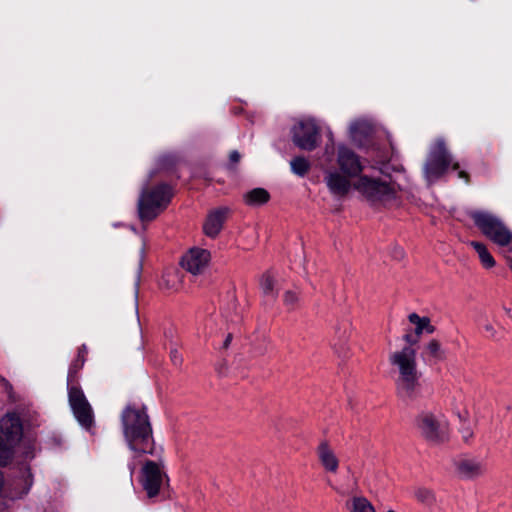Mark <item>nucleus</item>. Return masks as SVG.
Returning <instances> with one entry per match:
<instances>
[{"mask_svg": "<svg viewBox=\"0 0 512 512\" xmlns=\"http://www.w3.org/2000/svg\"><path fill=\"white\" fill-rule=\"evenodd\" d=\"M24 482H25V485L22 488V490L20 492L12 493L11 494V498H20V497L26 495L29 492V490H30V488L32 486V481L27 478V479L24 480Z\"/></svg>", "mask_w": 512, "mask_h": 512, "instance_id": "obj_28", "label": "nucleus"}, {"mask_svg": "<svg viewBox=\"0 0 512 512\" xmlns=\"http://www.w3.org/2000/svg\"><path fill=\"white\" fill-rule=\"evenodd\" d=\"M468 215L487 239L512 253V230L500 217L485 210H470Z\"/></svg>", "mask_w": 512, "mask_h": 512, "instance_id": "obj_4", "label": "nucleus"}, {"mask_svg": "<svg viewBox=\"0 0 512 512\" xmlns=\"http://www.w3.org/2000/svg\"><path fill=\"white\" fill-rule=\"evenodd\" d=\"M283 302L289 310H294L299 306L300 293L296 290H287L283 294Z\"/></svg>", "mask_w": 512, "mask_h": 512, "instance_id": "obj_25", "label": "nucleus"}, {"mask_svg": "<svg viewBox=\"0 0 512 512\" xmlns=\"http://www.w3.org/2000/svg\"><path fill=\"white\" fill-rule=\"evenodd\" d=\"M352 179L347 174L335 169L327 170L324 177L329 191L336 196L348 194L353 187L372 204L386 205L395 199L394 187L385 182L367 176H359L354 183H352Z\"/></svg>", "mask_w": 512, "mask_h": 512, "instance_id": "obj_1", "label": "nucleus"}, {"mask_svg": "<svg viewBox=\"0 0 512 512\" xmlns=\"http://www.w3.org/2000/svg\"><path fill=\"white\" fill-rule=\"evenodd\" d=\"M386 512H395V511H394V510H392V509H390V510H388V511H386Z\"/></svg>", "mask_w": 512, "mask_h": 512, "instance_id": "obj_35", "label": "nucleus"}, {"mask_svg": "<svg viewBox=\"0 0 512 512\" xmlns=\"http://www.w3.org/2000/svg\"><path fill=\"white\" fill-rule=\"evenodd\" d=\"M414 498L426 505H431L435 501V496L432 490L425 487H417L413 491Z\"/></svg>", "mask_w": 512, "mask_h": 512, "instance_id": "obj_22", "label": "nucleus"}, {"mask_svg": "<svg viewBox=\"0 0 512 512\" xmlns=\"http://www.w3.org/2000/svg\"><path fill=\"white\" fill-rule=\"evenodd\" d=\"M453 413L460 420V433H461L462 439L465 442H469L474 437V427L470 421V413H469L468 409L465 406L462 408L454 407Z\"/></svg>", "mask_w": 512, "mask_h": 512, "instance_id": "obj_17", "label": "nucleus"}, {"mask_svg": "<svg viewBox=\"0 0 512 512\" xmlns=\"http://www.w3.org/2000/svg\"><path fill=\"white\" fill-rule=\"evenodd\" d=\"M172 197L171 189L165 184L144 189L138 202L139 217L151 221L167 207Z\"/></svg>", "mask_w": 512, "mask_h": 512, "instance_id": "obj_7", "label": "nucleus"}, {"mask_svg": "<svg viewBox=\"0 0 512 512\" xmlns=\"http://www.w3.org/2000/svg\"><path fill=\"white\" fill-rule=\"evenodd\" d=\"M123 433L131 451L141 454L154 453L152 427L146 408L129 405L122 413Z\"/></svg>", "mask_w": 512, "mask_h": 512, "instance_id": "obj_3", "label": "nucleus"}, {"mask_svg": "<svg viewBox=\"0 0 512 512\" xmlns=\"http://www.w3.org/2000/svg\"><path fill=\"white\" fill-rule=\"evenodd\" d=\"M167 481V475L160 462L146 461L141 469L140 482L149 498L156 497Z\"/></svg>", "mask_w": 512, "mask_h": 512, "instance_id": "obj_8", "label": "nucleus"}, {"mask_svg": "<svg viewBox=\"0 0 512 512\" xmlns=\"http://www.w3.org/2000/svg\"><path fill=\"white\" fill-rule=\"evenodd\" d=\"M83 364H84V359L77 358V360L71 365V367L69 369V374H68V382L69 383H70L72 377H74V375L77 373V371L82 368Z\"/></svg>", "mask_w": 512, "mask_h": 512, "instance_id": "obj_27", "label": "nucleus"}, {"mask_svg": "<svg viewBox=\"0 0 512 512\" xmlns=\"http://www.w3.org/2000/svg\"><path fill=\"white\" fill-rule=\"evenodd\" d=\"M470 246L473 247L478 254L479 260L484 268L490 269L495 266V259L484 243L471 241Z\"/></svg>", "mask_w": 512, "mask_h": 512, "instance_id": "obj_19", "label": "nucleus"}, {"mask_svg": "<svg viewBox=\"0 0 512 512\" xmlns=\"http://www.w3.org/2000/svg\"><path fill=\"white\" fill-rule=\"evenodd\" d=\"M211 261V254L208 250L194 247L187 251L181 260L182 267L193 275L203 273Z\"/></svg>", "mask_w": 512, "mask_h": 512, "instance_id": "obj_11", "label": "nucleus"}, {"mask_svg": "<svg viewBox=\"0 0 512 512\" xmlns=\"http://www.w3.org/2000/svg\"><path fill=\"white\" fill-rule=\"evenodd\" d=\"M316 455L322 468L331 474H336L339 470L340 460L327 441H322L316 448Z\"/></svg>", "mask_w": 512, "mask_h": 512, "instance_id": "obj_15", "label": "nucleus"}, {"mask_svg": "<svg viewBox=\"0 0 512 512\" xmlns=\"http://www.w3.org/2000/svg\"><path fill=\"white\" fill-rule=\"evenodd\" d=\"M349 512H376V510L367 498L356 496L350 501Z\"/></svg>", "mask_w": 512, "mask_h": 512, "instance_id": "obj_21", "label": "nucleus"}, {"mask_svg": "<svg viewBox=\"0 0 512 512\" xmlns=\"http://www.w3.org/2000/svg\"><path fill=\"white\" fill-rule=\"evenodd\" d=\"M240 154L237 151H232L229 155V159L232 163H237L240 160Z\"/></svg>", "mask_w": 512, "mask_h": 512, "instance_id": "obj_29", "label": "nucleus"}, {"mask_svg": "<svg viewBox=\"0 0 512 512\" xmlns=\"http://www.w3.org/2000/svg\"><path fill=\"white\" fill-rule=\"evenodd\" d=\"M0 381L3 383V385H4L5 387H9V386H10V385H9V383H8V381H7L5 378H1V377H0Z\"/></svg>", "mask_w": 512, "mask_h": 512, "instance_id": "obj_32", "label": "nucleus"}, {"mask_svg": "<svg viewBox=\"0 0 512 512\" xmlns=\"http://www.w3.org/2000/svg\"><path fill=\"white\" fill-rule=\"evenodd\" d=\"M129 469H130V474L131 476L133 475L134 471H135V465L134 464H130L129 465Z\"/></svg>", "mask_w": 512, "mask_h": 512, "instance_id": "obj_33", "label": "nucleus"}, {"mask_svg": "<svg viewBox=\"0 0 512 512\" xmlns=\"http://www.w3.org/2000/svg\"><path fill=\"white\" fill-rule=\"evenodd\" d=\"M260 287L265 295L274 296L275 280L269 272H266L261 276Z\"/></svg>", "mask_w": 512, "mask_h": 512, "instance_id": "obj_24", "label": "nucleus"}, {"mask_svg": "<svg viewBox=\"0 0 512 512\" xmlns=\"http://www.w3.org/2000/svg\"><path fill=\"white\" fill-rule=\"evenodd\" d=\"M0 436L11 447L21 439L22 424L17 414L10 413L2 418L0 422Z\"/></svg>", "mask_w": 512, "mask_h": 512, "instance_id": "obj_13", "label": "nucleus"}, {"mask_svg": "<svg viewBox=\"0 0 512 512\" xmlns=\"http://www.w3.org/2000/svg\"><path fill=\"white\" fill-rule=\"evenodd\" d=\"M425 354L436 360L442 359L444 355L440 343L435 339L428 342L425 347Z\"/></svg>", "mask_w": 512, "mask_h": 512, "instance_id": "obj_26", "label": "nucleus"}, {"mask_svg": "<svg viewBox=\"0 0 512 512\" xmlns=\"http://www.w3.org/2000/svg\"><path fill=\"white\" fill-rule=\"evenodd\" d=\"M455 465L457 473L465 479L478 478L487 471L485 461L475 457L461 458Z\"/></svg>", "mask_w": 512, "mask_h": 512, "instance_id": "obj_14", "label": "nucleus"}, {"mask_svg": "<svg viewBox=\"0 0 512 512\" xmlns=\"http://www.w3.org/2000/svg\"><path fill=\"white\" fill-rule=\"evenodd\" d=\"M293 141L301 149L313 150L317 146L319 128L311 118L299 120L292 129Z\"/></svg>", "mask_w": 512, "mask_h": 512, "instance_id": "obj_9", "label": "nucleus"}, {"mask_svg": "<svg viewBox=\"0 0 512 512\" xmlns=\"http://www.w3.org/2000/svg\"><path fill=\"white\" fill-rule=\"evenodd\" d=\"M417 433L431 444H441L450 437V424L446 415L439 409L420 411L414 419Z\"/></svg>", "mask_w": 512, "mask_h": 512, "instance_id": "obj_5", "label": "nucleus"}, {"mask_svg": "<svg viewBox=\"0 0 512 512\" xmlns=\"http://www.w3.org/2000/svg\"><path fill=\"white\" fill-rule=\"evenodd\" d=\"M228 212L227 208H218L209 212L203 224V231L206 236L215 238L220 233Z\"/></svg>", "mask_w": 512, "mask_h": 512, "instance_id": "obj_16", "label": "nucleus"}, {"mask_svg": "<svg viewBox=\"0 0 512 512\" xmlns=\"http://www.w3.org/2000/svg\"><path fill=\"white\" fill-rule=\"evenodd\" d=\"M86 353V347L85 346H82L80 349H79V353H78V358L80 359H84V354Z\"/></svg>", "mask_w": 512, "mask_h": 512, "instance_id": "obj_31", "label": "nucleus"}, {"mask_svg": "<svg viewBox=\"0 0 512 512\" xmlns=\"http://www.w3.org/2000/svg\"><path fill=\"white\" fill-rule=\"evenodd\" d=\"M290 165L293 173H295L298 176H304L310 169V163L304 157L294 158L291 161Z\"/></svg>", "mask_w": 512, "mask_h": 512, "instance_id": "obj_23", "label": "nucleus"}, {"mask_svg": "<svg viewBox=\"0 0 512 512\" xmlns=\"http://www.w3.org/2000/svg\"><path fill=\"white\" fill-rule=\"evenodd\" d=\"M68 385L69 403L75 417L82 426L90 427L93 421L91 406L80 388L70 384Z\"/></svg>", "mask_w": 512, "mask_h": 512, "instance_id": "obj_10", "label": "nucleus"}, {"mask_svg": "<svg viewBox=\"0 0 512 512\" xmlns=\"http://www.w3.org/2000/svg\"><path fill=\"white\" fill-rule=\"evenodd\" d=\"M458 171V177L469 182V175L460 170L459 163L453 162L451 155L447 152L444 141L437 140L430 151L429 159L425 166L426 178L431 182L441 177L449 167Z\"/></svg>", "mask_w": 512, "mask_h": 512, "instance_id": "obj_6", "label": "nucleus"}, {"mask_svg": "<svg viewBox=\"0 0 512 512\" xmlns=\"http://www.w3.org/2000/svg\"><path fill=\"white\" fill-rule=\"evenodd\" d=\"M508 265H509L510 269L512 270V259H508Z\"/></svg>", "mask_w": 512, "mask_h": 512, "instance_id": "obj_34", "label": "nucleus"}, {"mask_svg": "<svg viewBox=\"0 0 512 512\" xmlns=\"http://www.w3.org/2000/svg\"><path fill=\"white\" fill-rule=\"evenodd\" d=\"M231 341H232V334L229 333V334H227V336L223 342V348L227 349L230 346Z\"/></svg>", "mask_w": 512, "mask_h": 512, "instance_id": "obj_30", "label": "nucleus"}, {"mask_svg": "<svg viewBox=\"0 0 512 512\" xmlns=\"http://www.w3.org/2000/svg\"><path fill=\"white\" fill-rule=\"evenodd\" d=\"M270 195L264 188H255L244 195V201L247 205L258 206L269 201Z\"/></svg>", "mask_w": 512, "mask_h": 512, "instance_id": "obj_20", "label": "nucleus"}, {"mask_svg": "<svg viewBox=\"0 0 512 512\" xmlns=\"http://www.w3.org/2000/svg\"><path fill=\"white\" fill-rule=\"evenodd\" d=\"M404 340L408 345L392 352L389 362L393 372L397 375L396 387L398 393L403 397H412L419 392L421 373L417 369V352L413 344L417 339L406 334Z\"/></svg>", "mask_w": 512, "mask_h": 512, "instance_id": "obj_2", "label": "nucleus"}, {"mask_svg": "<svg viewBox=\"0 0 512 512\" xmlns=\"http://www.w3.org/2000/svg\"><path fill=\"white\" fill-rule=\"evenodd\" d=\"M409 322L415 325V335L419 337L423 333L432 334L435 327L431 324L428 317H421L416 313H411L408 316Z\"/></svg>", "mask_w": 512, "mask_h": 512, "instance_id": "obj_18", "label": "nucleus"}, {"mask_svg": "<svg viewBox=\"0 0 512 512\" xmlns=\"http://www.w3.org/2000/svg\"><path fill=\"white\" fill-rule=\"evenodd\" d=\"M337 164L340 168V171L347 174L351 178L358 177L363 170V166L359 157L352 150L345 146H340L338 148Z\"/></svg>", "mask_w": 512, "mask_h": 512, "instance_id": "obj_12", "label": "nucleus"}]
</instances>
